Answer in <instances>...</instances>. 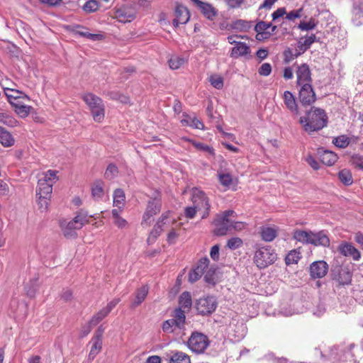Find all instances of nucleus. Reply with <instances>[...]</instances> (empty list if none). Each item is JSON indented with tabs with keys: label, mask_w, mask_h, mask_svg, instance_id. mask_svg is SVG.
<instances>
[{
	"label": "nucleus",
	"mask_w": 363,
	"mask_h": 363,
	"mask_svg": "<svg viewBox=\"0 0 363 363\" xmlns=\"http://www.w3.org/2000/svg\"><path fill=\"white\" fill-rule=\"evenodd\" d=\"M299 123L306 132L311 133L327 125L328 116L323 109L313 106L306 112L305 116L300 117Z\"/></svg>",
	"instance_id": "nucleus-1"
},
{
	"label": "nucleus",
	"mask_w": 363,
	"mask_h": 363,
	"mask_svg": "<svg viewBox=\"0 0 363 363\" xmlns=\"http://www.w3.org/2000/svg\"><path fill=\"white\" fill-rule=\"evenodd\" d=\"M237 213L233 210H226L215 215L211 224L213 234L216 236L226 235L230 231L231 218H235Z\"/></svg>",
	"instance_id": "nucleus-2"
},
{
	"label": "nucleus",
	"mask_w": 363,
	"mask_h": 363,
	"mask_svg": "<svg viewBox=\"0 0 363 363\" xmlns=\"http://www.w3.org/2000/svg\"><path fill=\"white\" fill-rule=\"evenodd\" d=\"M191 200L192 205L201 214V219L207 218L210 215L211 205L206 194L201 189L194 187L191 191Z\"/></svg>",
	"instance_id": "nucleus-3"
},
{
	"label": "nucleus",
	"mask_w": 363,
	"mask_h": 363,
	"mask_svg": "<svg viewBox=\"0 0 363 363\" xmlns=\"http://www.w3.org/2000/svg\"><path fill=\"white\" fill-rule=\"evenodd\" d=\"M277 255L271 246H262L257 248L253 262L259 269H265L275 262Z\"/></svg>",
	"instance_id": "nucleus-4"
},
{
	"label": "nucleus",
	"mask_w": 363,
	"mask_h": 363,
	"mask_svg": "<svg viewBox=\"0 0 363 363\" xmlns=\"http://www.w3.org/2000/svg\"><path fill=\"white\" fill-rule=\"evenodd\" d=\"M162 208V195L160 191H155L148 201L146 210L143 216L141 225L147 227L150 225L152 217L159 213Z\"/></svg>",
	"instance_id": "nucleus-5"
},
{
	"label": "nucleus",
	"mask_w": 363,
	"mask_h": 363,
	"mask_svg": "<svg viewBox=\"0 0 363 363\" xmlns=\"http://www.w3.org/2000/svg\"><path fill=\"white\" fill-rule=\"evenodd\" d=\"M83 99L89 106L94 120L97 122L101 121L105 115L104 105L102 100L91 93L85 94L83 96Z\"/></svg>",
	"instance_id": "nucleus-6"
},
{
	"label": "nucleus",
	"mask_w": 363,
	"mask_h": 363,
	"mask_svg": "<svg viewBox=\"0 0 363 363\" xmlns=\"http://www.w3.org/2000/svg\"><path fill=\"white\" fill-rule=\"evenodd\" d=\"M187 345L192 352L201 354L208 347L209 340L206 335L199 332H194L189 338Z\"/></svg>",
	"instance_id": "nucleus-7"
},
{
	"label": "nucleus",
	"mask_w": 363,
	"mask_h": 363,
	"mask_svg": "<svg viewBox=\"0 0 363 363\" xmlns=\"http://www.w3.org/2000/svg\"><path fill=\"white\" fill-rule=\"evenodd\" d=\"M217 307V302L214 296H207L200 298L196 303V309L199 314L209 315Z\"/></svg>",
	"instance_id": "nucleus-8"
},
{
	"label": "nucleus",
	"mask_w": 363,
	"mask_h": 363,
	"mask_svg": "<svg viewBox=\"0 0 363 363\" xmlns=\"http://www.w3.org/2000/svg\"><path fill=\"white\" fill-rule=\"evenodd\" d=\"M298 99L301 105L304 107L309 106L316 101V95L311 84L300 86Z\"/></svg>",
	"instance_id": "nucleus-9"
},
{
	"label": "nucleus",
	"mask_w": 363,
	"mask_h": 363,
	"mask_svg": "<svg viewBox=\"0 0 363 363\" xmlns=\"http://www.w3.org/2000/svg\"><path fill=\"white\" fill-rule=\"evenodd\" d=\"M136 9L133 5H125L115 11V19L121 23H130L136 18Z\"/></svg>",
	"instance_id": "nucleus-10"
},
{
	"label": "nucleus",
	"mask_w": 363,
	"mask_h": 363,
	"mask_svg": "<svg viewBox=\"0 0 363 363\" xmlns=\"http://www.w3.org/2000/svg\"><path fill=\"white\" fill-rule=\"evenodd\" d=\"M331 275L333 279L340 285H347L351 283L352 274L345 267L340 266L333 267L331 270Z\"/></svg>",
	"instance_id": "nucleus-11"
},
{
	"label": "nucleus",
	"mask_w": 363,
	"mask_h": 363,
	"mask_svg": "<svg viewBox=\"0 0 363 363\" xmlns=\"http://www.w3.org/2000/svg\"><path fill=\"white\" fill-rule=\"evenodd\" d=\"M174 18L172 24L174 27H179L180 25L186 24L190 19V12L189 9L182 4H177L174 9Z\"/></svg>",
	"instance_id": "nucleus-12"
},
{
	"label": "nucleus",
	"mask_w": 363,
	"mask_h": 363,
	"mask_svg": "<svg viewBox=\"0 0 363 363\" xmlns=\"http://www.w3.org/2000/svg\"><path fill=\"white\" fill-rule=\"evenodd\" d=\"M329 266L324 260L312 262L309 267V274L313 279L324 277L328 272Z\"/></svg>",
	"instance_id": "nucleus-13"
},
{
	"label": "nucleus",
	"mask_w": 363,
	"mask_h": 363,
	"mask_svg": "<svg viewBox=\"0 0 363 363\" xmlns=\"http://www.w3.org/2000/svg\"><path fill=\"white\" fill-rule=\"evenodd\" d=\"M296 84L298 86H303L305 84H311L312 77L311 71L309 66L303 63L297 67L296 71Z\"/></svg>",
	"instance_id": "nucleus-14"
},
{
	"label": "nucleus",
	"mask_w": 363,
	"mask_h": 363,
	"mask_svg": "<svg viewBox=\"0 0 363 363\" xmlns=\"http://www.w3.org/2000/svg\"><path fill=\"white\" fill-rule=\"evenodd\" d=\"M276 28V26H272L270 23L264 21L257 23L255 26V30L257 32L256 39L262 40L269 38Z\"/></svg>",
	"instance_id": "nucleus-15"
},
{
	"label": "nucleus",
	"mask_w": 363,
	"mask_h": 363,
	"mask_svg": "<svg viewBox=\"0 0 363 363\" xmlns=\"http://www.w3.org/2000/svg\"><path fill=\"white\" fill-rule=\"evenodd\" d=\"M193 2L201 11V13L208 20L213 21L218 15L217 9L213 7L211 4L203 2L200 0H190Z\"/></svg>",
	"instance_id": "nucleus-16"
},
{
	"label": "nucleus",
	"mask_w": 363,
	"mask_h": 363,
	"mask_svg": "<svg viewBox=\"0 0 363 363\" xmlns=\"http://www.w3.org/2000/svg\"><path fill=\"white\" fill-rule=\"evenodd\" d=\"M279 227L277 225H265L259 228V234L261 239L264 242H272L277 236Z\"/></svg>",
	"instance_id": "nucleus-17"
},
{
	"label": "nucleus",
	"mask_w": 363,
	"mask_h": 363,
	"mask_svg": "<svg viewBox=\"0 0 363 363\" xmlns=\"http://www.w3.org/2000/svg\"><path fill=\"white\" fill-rule=\"evenodd\" d=\"M282 99L284 106L291 113L296 116L300 114L298 104L296 101L295 96L291 91H285L282 94Z\"/></svg>",
	"instance_id": "nucleus-18"
},
{
	"label": "nucleus",
	"mask_w": 363,
	"mask_h": 363,
	"mask_svg": "<svg viewBox=\"0 0 363 363\" xmlns=\"http://www.w3.org/2000/svg\"><path fill=\"white\" fill-rule=\"evenodd\" d=\"M338 252L345 257H352L354 260H359L360 252L351 243L342 242L337 247Z\"/></svg>",
	"instance_id": "nucleus-19"
},
{
	"label": "nucleus",
	"mask_w": 363,
	"mask_h": 363,
	"mask_svg": "<svg viewBox=\"0 0 363 363\" xmlns=\"http://www.w3.org/2000/svg\"><path fill=\"white\" fill-rule=\"evenodd\" d=\"M318 155L320 162L328 166H333L337 161V155L333 151L319 148Z\"/></svg>",
	"instance_id": "nucleus-20"
},
{
	"label": "nucleus",
	"mask_w": 363,
	"mask_h": 363,
	"mask_svg": "<svg viewBox=\"0 0 363 363\" xmlns=\"http://www.w3.org/2000/svg\"><path fill=\"white\" fill-rule=\"evenodd\" d=\"M330 239L325 230H320L317 233L313 232L311 245L315 246L329 247Z\"/></svg>",
	"instance_id": "nucleus-21"
},
{
	"label": "nucleus",
	"mask_w": 363,
	"mask_h": 363,
	"mask_svg": "<svg viewBox=\"0 0 363 363\" xmlns=\"http://www.w3.org/2000/svg\"><path fill=\"white\" fill-rule=\"evenodd\" d=\"M47 180H38V186L36 189V196L41 197L51 198L52 193V183L46 182Z\"/></svg>",
	"instance_id": "nucleus-22"
},
{
	"label": "nucleus",
	"mask_w": 363,
	"mask_h": 363,
	"mask_svg": "<svg viewBox=\"0 0 363 363\" xmlns=\"http://www.w3.org/2000/svg\"><path fill=\"white\" fill-rule=\"evenodd\" d=\"M149 292L147 285H143L138 288L135 293V298L131 303V306L135 308L140 306L146 298Z\"/></svg>",
	"instance_id": "nucleus-23"
},
{
	"label": "nucleus",
	"mask_w": 363,
	"mask_h": 363,
	"mask_svg": "<svg viewBox=\"0 0 363 363\" xmlns=\"http://www.w3.org/2000/svg\"><path fill=\"white\" fill-rule=\"evenodd\" d=\"M0 143L4 147H10L15 143L12 134L2 126H0Z\"/></svg>",
	"instance_id": "nucleus-24"
},
{
	"label": "nucleus",
	"mask_w": 363,
	"mask_h": 363,
	"mask_svg": "<svg viewBox=\"0 0 363 363\" xmlns=\"http://www.w3.org/2000/svg\"><path fill=\"white\" fill-rule=\"evenodd\" d=\"M313 232L303 230H295L293 232V238L303 244H311Z\"/></svg>",
	"instance_id": "nucleus-25"
},
{
	"label": "nucleus",
	"mask_w": 363,
	"mask_h": 363,
	"mask_svg": "<svg viewBox=\"0 0 363 363\" xmlns=\"http://www.w3.org/2000/svg\"><path fill=\"white\" fill-rule=\"evenodd\" d=\"M188 311L182 309L181 308H177L174 310L172 313V320L175 323V326L179 329L184 328L186 321L185 313Z\"/></svg>",
	"instance_id": "nucleus-26"
},
{
	"label": "nucleus",
	"mask_w": 363,
	"mask_h": 363,
	"mask_svg": "<svg viewBox=\"0 0 363 363\" xmlns=\"http://www.w3.org/2000/svg\"><path fill=\"white\" fill-rule=\"evenodd\" d=\"M250 52V48L246 43L239 42L232 48L230 57L238 58L240 56L247 55Z\"/></svg>",
	"instance_id": "nucleus-27"
},
{
	"label": "nucleus",
	"mask_w": 363,
	"mask_h": 363,
	"mask_svg": "<svg viewBox=\"0 0 363 363\" xmlns=\"http://www.w3.org/2000/svg\"><path fill=\"white\" fill-rule=\"evenodd\" d=\"M111 309L112 306L111 302L91 318L89 320L90 324L94 326L98 325L111 312Z\"/></svg>",
	"instance_id": "nucleus-28"
},
{
	"label": "nucleus",
	"mask_w": 363,
	"mask_h": 363,
	"mask_svg": "<svg viewBox=\"0 0 363 363\" xmlns=\"http://www.w3.org/2000/svg\"><path fill=\"white\" fill-rule=\"evenodd\" d=\"M192 305L191 296L189 292H183L179 298V307L186 311H189Z\"/></svg>",
	"instance_id": "nucleus-29"
},
{
	"label": "nucleus",
	"mask_w": 363,
	"mask_h": 363,
	"mask_svg": "<svg viewBox=\"0 0 363 363\" xmlns=\"http://www.w3.org/2000/svg\"><path fill=\"white\" fill-rule=\"evenodd\" d=\"M104 194V183L101 180L95 181L91 186V195L95 200L102 198Z\"/></svg>",
	"instance_id": "nucleus-30"
},
{
	"label": "nucleus",
	"mask_w": 363,
	"mask_h": 363,
	"mask_svg": "<svg viewBox=\"0 0 363 363\" xmlns=\"http://www.w3.org/2000/svg\"><path fill=\"white\" fill-rule=\"evenodd\" d=\"M77 227L82 228L85 224L89 222V216L86 211L80 209L77 212L76 216L72 220Z\"/></svg>",
	"instance_id": "nucleus-31"
},
{
	"label": "nucleus",
	"mask_w": 363,
	"mask_h": 363,
	"mask_svg": "<svg viewBox=\"0 0 363 363\" xmlns=\"http://www.w3.org/2000/svg\"><path fill=\"white\" fill-rule=\"evenodd\" d=\"M80 229L81 228L77 227V225H74L72 220H70L62 228L63 235L67 238H76L77 235L76 230Z\"/></svg>",
	"instance_id": "nucleus-32"
},
{
	"label": "nucleus",
	"mask_w": 363,
	"mask_h": 363,
	"mask_svg": "<svg viewBox=\"0 0 363 363\" xmlns=\"http://www.w3.org/2000/svg\"><path fill=\"white\" fill-rule=\"evenodd\" d=\"M161 221H157L153 228L150 231L147 242L148 245H152L155 242L157 238L164 232V228H160Z\"/></svg>",
	"instance_id": "nucleus-33"
},
{
	"label": "nucleus",
	"mask_w": 363,
	"mask_h": 363,
	"mask_svg": "<svg viewBox=\"0 0 363 363\" xmlns=\"http://www.w3.org/2000/svg\"><path fill=\"white\" fill-rule=\"evenodd\" d=\"M316 36L315 34L301 38L298 41V48L302 52H304L310 48L311 45L315 41Z\"/></svg>",
	"instance_id": "nucleus-34"
},
{
	"label": "nucleus",
	"mask_w": 363,
	"mask_h": 363,
	"mask_svg": "<svg viewBox=\"0 0 363 363\" xmlns=\"http://www.w3.org/2000/svg\"><path fill=\"white\" fill-rule=\"evenodd\" d=\"M76 28H83L84 30H76L75 33L79 35L89 39L92 41H98L102 39V35L91 33L88 31L87 28H84L82 26L77 25Z\"/></svg>",
	"instance_id": "nucleus-35"
},
{
	"label": "nucleus",
	"mask_w": 363,
	"mask_h": 363,
	"mask_svg": "<svg viewBox=\"0 0 363 363\" xmlns=\"http://www.w3.org/2000/svg\"><path fill=\"white\" fill-rule=\"evenodd\" d=\"M12 106L14 107L15 112L21 118L27 117L32 109L30 106L23 105L18 103H12Z\"/></svg>",
	"instance_id": "nucleus-36"
},
{
	"label": "nucleus",
	"mask_w": 363,
	"mask_h": 363,
	"mask_svg": "<svg viewBox=\"0 0 363 363\" xmlns=\"http://www.w3.org/2000/svg\"><path fill=\"white\" fill-rule=\"evenodd\" d=\"M301 258V252L298 250H291L285 257V263L286 265L297 264Z\"/></svg>",
	"instance_id": "nucleus-37"
},
{
	"label": "nucleus",
	"mask_w": 363,
	"mask_h": 363,
	"mask_svg": "<svg viewBox=\"0 0 363 363\" xmlns=\"http://www.w3.org/2000/svg\"><path fill=\"white\" fill-rule=\"evenodd\" d=\"M171 211H167L164 212L160 217L158 218L157 221H161L160 228H164V231L170 226L171 224L175 223L174 219L170 218Z\"/></svg>",
	"instance_id": "nucleus-38"
},
{
	"label": "nucleus",
	"mask_w": 363,
	"mask_h": 363,
	"mask_svg": "<svg viewBox=\"0 0 363 363\" xmlns=\"http://www.w3.org/2000/svg\"><path fill=\"white\" fill-rule=\"evenodd\" d=\"M125 206V196L123 190H115V207L120 211L123 210Z\"/></svg>",
	"instance_id": "nucleus-39"
},
{
	"label": "nucleus",
	"mask_w": 363,
	"mask_h": 363,
	"mask_svg": "<svg viewBox=\"0 0 363 363\" xmlns=\"http://www.w3.org/2000/svg\"><path fill=\"white\" fill-rule=\"evenodd\" d=\"M338 178L345 186H350L353 183V178L350 170L344 169L339 172Z\"/></svg>",
	"instance_id": "nucleus-40"
},
{
	"label": "nucleus",
	"mask_w": 363,
	"mask_h": 363,
	"mask_svg": "<svg viewBox=\"0 0 363 363\" xmlns=\"http://www.w3.org/2000/svg\"><path fill=\"white\" fill-rule=\"evenodd\" d=\"M170 363H191L189 355L182 352H177L170 358Z\"/></svg>",
	"instance_id": "nucleus-41"
},
{
	"label": "nucleus",
	"mask_w": 363,
	"mask_h": 363,
	"mask_svg": "<svg viewBox=\"0 0 363 363\" xmlns=\"http://www.w3.org/2000/svg\"><path fill=\"white\" fill-rule=\"evenodd\" d=\"M101 340H92V346L89 354V359H94L101 349Z\"/></svg>",
	"instance_id": "nucleus-42"
},
{
	"label": "nucleus",
	"mask_w": 363,
	"mask_h": 363,
	"mask_svg": "<svg viewBox=\"0 0 363 363\" xmlns=\"http://www.w3.org/2000/svg\"><path fill=\"white\" fill-rule=\"evenodd\" d=\"M0 122L9 127L17 125L18 121L6 113H0Z\"/></svg>",
	"instance_id": "nucleus-43"
},
{
	"label": "nucleus",
	"mask_w": 363,
	"mask_h": 363,
	"mask_svg": "<svg viewBox=\"0 0 363 363\" xmlns=\"http://www.w3.org/2000/svg\"><path fill=\"white\" fill-rule=\"evenodd\" d=\"M333 143L337 147L345 148L350 144V138L347 135H340L333 138Z\"/></svg>",
	"instance_id": "nucleus-44"
},
{
	"label": "nucleus",
	"mask_w": 363,
	"mask_h": 363,
	"mask_svg": "<svg viewBox=\"0 0 363 363\" xmlns=\"http://www.w3.org/2000/svg\"><path fill=\"white\" fill-rule=\"evenodd\" d=\"M243 245V241L241 238H238V237H234V238H231L230 239H229L228 241H227V244H226V246L232 250H235L236 249H238L240 247H241Z\"/></svg>",
	"instance_id": "nucleus-45"
},
{
	"label": "nucleus",
	"mask_w": 363,
	"mask_h": 363,
	"mask_svg": "<svg viewBox=\"0 0 363 363\" xmlns=\"http://www.w3.org/2000/svg\"><path fill=\"white\" fill-rule=\"evenodd\" d=\"M4 91H5V94L8 99V101L11 105H12V103H13L12 101V99H18L21 98L20 94H22L20 91H18L17 89H9V88H5Z\"/></svg>",
	"instance_id": "nucleus-46"
},
{
	"label": "nucleus",
	"mask_w": 363,
	"mask_h": 363,
	"mask_svg": "<svg viewBox=\"0 0 363 363\" xmlns=\"http://www.w3.org/2000/svg\"><path fill=\"white\" fill-rule=\"evenodd\" d=\"M99 4L96 0L87 1L83 6V10L86 13H93L98 10Z\"/></svg>",
	"instance_id": "nucleus-47"
},
{
	"label": "nucleus",
	"mask_w": 363,
	"mask_h": 363,
	"mask_svg": "<svg viewBox=\"0 0 363 363\" xmlns=\"http://www.w3.org/2000/svg\"><path fill=\"white\" fill-rule=\"evenodd\" d=\"M211 84L217 89H220L223 86V79L218 74L211 75L209 78Z\"/></svg>",
	"instance_id": "nucleus-48"
},
{
	"label": "nucleus",
	"mask_w": 363,
	"mask_h": 363,
	"mask_svg": "<svg viewBox=\"0 0 363 363\" xmlns=\"http://www.w3.org/2000/svg\"><path fill=\"white\" fill-rule=\"evenodd\" d=\"M218 179L221 185L229 187L232 184V176L229 173H219Z\"/></svg>",
	"instance_id": "nucleus-49"
},
{
	"label": "nucleus",
	"mask_w": 363,
	"mask_h": 363,
	"mask_svg": "<svg viewBox=\"0 0 363 363\" xmlns=\"http://www.w3.org/2000/svg\"><path fill=\"white\" fill-rule=\"evenodd\" d=\"M184 63V59L180 57H174L169 60V67L172 69H177Z\"/></svg>",
	"instance_id": "nucleus-50"
},
{
	"label": "nucleus",
	"mask_w": 363,
	"mask_h": 363,
	"mask_svg": "<svg viewBox=\"0 0 363 363\" xmlns=\"http://www.w3.org/2000/svg\"><path fill=\"white\" fill-rule=\"evenodd\" d=\"M251 27V23L244 20H238L234 23V28L241 31H247Z\"/></svg>",
	"instance_id": "nucleus-51"
},
{
	"label": "nucleus",
	"mask_w": 363,
	"mask_h": 363,
	"mask_svg": "<svg viewBox=\"0 0 363 363\" xmlns=\"http://www.w3.org/2000/svg\"><path fill=\"white\" fill-rule=\"evenodd\" d=\"M57 171L50 169L45 174L44 177L39 180H47L46 182L52 183V185H53L55 181L57 180Z\"/></svg>",
	"instance_id": "nucleus-52"
},
{
	"label": "nucleus",
	"mask_w": 363,
	"mask_h": 363,
	"mask_svg": "<svg viewBox=\"0 0 363 363\" xmlns=\"http://www.w3.org/2000/svg\"><path fill=\"white\" fill-rule=\"evenodd\" d=\"M315 26H316V23L315 22V20L313 18H311L310 21L308 22H305V21L300 22L298 27L301 30H309L314 29L315 28Z\"/></svg>",
	"instance_id": "nucleus-53"
},
{
	"label": "nucleus",
	"mask_w": 363,
	"mask_h": 363,
	"mask_svg": "<svg viewBox=\"0 0 363 363\" xmlns=\"http://www.w3.org/2000/svg\"><path fill=\"white\" fill-rule=\"evenodd\" d=\"M208 264L209 259L206 257H204L199 260L197 266L195 268L199 269V271H201V272L203 274L208 269H209Z\"/></svg>",
	"instance_id": "nucleus-54"
},
{
	"label": "nucleus",
	"mask_w": 363,
	"mask_h": 363,
	"mask_svg": "<svg viewBox=\"0 0 363 363\" xmlns=\"http://www.w3.org/2000/svg\"><path fill=\"white\" fill-rule=\"evenodd\" d=\"M247 223L242 221H235L231 218L230 222V231L234 230L235 231H242L247 227Z\"/></svg>",
	"instance_id": "nucleus-55"
},
{
	"label": "nucleus",
	"mask_w": 363,
	"mask_h": 363,
	"mask_svg": "<svg viewBox=\"0 0 363 363\" xmlns=\"http://www.w3.org/2000/svg\"><path fill=\"white\" fill-rule=\"evenodd\" d=\"M37 197H38L37 201H38V208L42 212L46 211L48 208L49 201H50V198L46 197V199H44V197H41L39 196H37Z\"/></svg>",
	"instance_id": "nucleus-56"
},
{
	"label": "nucleus",
	"mask_w": 363,
	"mask_h": 363,
	"mask_svg": "<svg viewBox=\"0 0 363 363\" xmlns=\"http://www.w3.org/2000/svg\"><path fill=\"white\" fill-rule=\"evenodd\" d=\"M272 72V66L269 63H263L258 69V73L261 76H269Z\"/></svg>",
	"instance_id": "nucleus-57"
},
{
	"label": "nucleus",
	"mask_w": 363,
	"mask_h": 363,
	"mask_svg": "<svg viewBox=\"0 0 363 363\" xmlns=\"http://www.w3.org/2000/svg\"><path fill=\"white\" fill-rule=\"evenodd\" d=\"M193 145L198 150L207 152H208L211 155H215L214 150L211 146H208V145H205V144L201 143H195V142L193 143Z\"/></svg>",
	"instance_id": "nucleus-58"
},
{
	"label": "nucleus",
	"mask_w": 363,
	"mask_h": 363,
	"mask_svg": "<svg viewBox=\"0 0 363 363\" xmlns=\"http://www.w3.org/2000/svg\"><path fill=\"white\" fill-rule=\"evenodd\" d=\"M175 326V323L172 319L167 320L162 323V330L164 333H173V326Z\"/></svg>",
	"instance_id": "nucleus-59"
},
{
	"label": "nucleus",
	"mask_w": 363,
	"mask_h": 363,
	"mask_svg": "<svg viewBox=\"0 0 363 363\" xmlns=\"http://www.w3.org/2000/svg\"><path fill=\"white\" fill-rule=\"evenodd\" d=\"M203 274L199 269L194 268L192 271H191L189 274V281L191 283L196 282L198 281Z\"/></svg>",
	"instance_id": "nucleus-60"
},
{
	"label": "nucleus",
	"mask_w": 363,
	"mask_h": 363,
	"mask_svg": "<svg viewBox=\"0 0 363 363\" xmlns=\"http://www.w3.org/2000/svg\"><path fill=\"white\" fill-rule=\"evenodd\" d=\"M198 210L192 205L184 208V216L189 219H192L196 216Z\"/></svg>",
	"instance_id": "nucleus-61"
},
{
	"label": "nucleus",
	"mask_w": 363,
	"mask_h": 363,
	"mask_svg": "<svg viewBox=\"0 0 363 363\" xmlns=\"http://www.w3.org/2000/svg\"><path fill=\"white\" fill-rule=\"evenodd\" d=\"M204 280L209 284H214L215 269H209L203 274Z\"/></svg>",
	"instance_id": "nucleus-62"
},
{
	"label": "nucleus",
	"mask_w": 363,
	"mask_h": 363,
	"mask_svg": "<svg viewBox=\"0 0 363 363\" xmlns=\"http://www.w3.org/2000/svg\"><path fill=\"white\" fill-rule=\"evenodd\" d=\"M352 164L355 167L363 170V157L359 155H355L352 157Z\"/></svg>",
	"instance_id": "nucleus-63"
},
{
	"label": "nucleus",
	"mask_w": 363,
	"mask_h": 363,
	"mask_svg": "<svg viewBox=\"0 0 363 363\" xmlns=\"http://www.w3.org/2000/svg\"><path fill=\"white\" fill-rule=\"evenodd\" d=\"M306 161L313 169L318 170L320 169L319 163L312 155H308Z\"/></svg>",
	"instance_id": "nucleus-64"
}]
</instances>
